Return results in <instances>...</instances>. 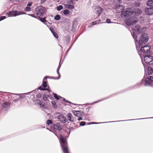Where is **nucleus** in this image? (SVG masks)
<instances>
[{
	"label": "nucleus",
	"instance_id": "1",
	"mask_svg": "<svg viewBox=\"0 0 153 153\" xmlns=\"http://www.w3.org/2000/svg\"><path fill=\"white\" fill-rule=\"evenodd\" d=\"M132 36L134 39L136 45V48L137 50L138 51L140 49V51L144 53L143 54L147 53L150 49L151 47L150 46L146 45L144 46H140V45H137L136 43H137L138 39L137 36L135 34L134 32H133Z\"/></svg>",
	"mask_w": 153,
	"mask_h": 153
},
{
	"label": "nucleus",
	"instance_id": "2",
	"mask_svg": "<svg viewBox=\"0 0 153 153\" xmlns=\"http://www.w3.org/2000/svg\"><path fill=\"white\" fill-rule=\"evenodd\" d=\"M59 138L60 144L64 153H69L68 145L66 140L61 134H59Z\"/></svg>",
	"mask_w": 153,
	"mask_h": 153
},
{
	"label": "nucleus",
	"instance_id": "3",
	"mask_svg": "<svg viewBox=\"0 0 153 153\" xmlns=\"http://www.w3.org/2000/svg\"><path fill=\"white\" fill-rule=\"evenodd\" d=\"M133 14V8L131 7L126 8L121 13V16L122 17L128 18Z\"/></svg>",
	"mask_w": 153,
	"mask_h": 153
},
{
	"label": "nucleus",
	"instance_id": "4",
	"mask_svg": "<svg viewBox=\"0 0 153 153\" xmlns=\"http://www.w3.org/2000/svg\"><path fill=\"white\" fill-rule=\"evenodd\" d=\"M138 19L135 16L131 17L125 20V22L127 26L135 24L138 21Z\"/></svg>",
	"mask_w": 153,
	"mask_h": 153
},
{
	"label": "nucleus",
	"instance_id": "5",
	"mask_svg": "<svg viewBox=\"0 0 153 153\" xmlns=\"http://www.w3.org/2000/svg\"><path fill=\"white\" fill-rule=\"evenodd\" d=\"M140 39L138 44L140 46H143L148 40L147 34L146 33H143L141 35V37Z\"/></svg>",
	"mask_w": 153,
	"mask_h": 153
},
{
	"label": "nucleus",
	"instance_id": "6",
	"mask_svg": "<svg viewBox=\"0 0 153 153\" xmlns=\"http://www.w3.org/2000/svg\"><path fill=\"white\" fill-rule=\"evenodd\" d=\"M45 10L42 6L38 7L35 9L36 13L38 17L42 16L44 14Z\"/></svg>",
	"mask_w": 153,
	"mask_h": 153
},
{
	"label": "nucleus",
	"instance_id": "7",
	"mask_svg": "<svg viewBox=\"0 0 153 153\" xmlns=\"http://www.w3.org/2000/svg\"><path fill=\"white\" fill-rule=\"evenodd\" d=\"M51 127L54 129L57 130V131H54V134L58 137H59L58 133H59V130H61L62 129V127L59 123H57L55 124L52 125Z\"/></svg>",
	"mask_w": 153,
	"mask_h": 153
},
{
	"label": "nucleus",
	"instance_id": "8",
	"mask_svg": "<svg viewBox=\"0 0 153 153\" xmlns=\"http://www.w3.org/2000/svg\"><path fill=\"white\" fill-rule=\"evenodd\" d=\"M25 13H21L20 11H9L7 13L6 15L8 17L15 16L22 14H24Z\"/></svg>",
	"mask_w": 153,
	"mask_h": 153
},
{
	"label": "nucleus",
	"instance_id": "9",
	"mask_svg": "<svg viewBox=\"0 0 153 153\" xmlns=\"http://www.w3.org/2000/svg\"><path fill=\"white\" fill-rule=\"evenodd\" d=\"M153 76H151L146 79L145 84L153 87Z\"/></svg>",
	"mask_w": 153,
	"mask_h": 153
},
{
	"label": "nucleus",
	"instance_id": "10",
	"mask_svg": "<svg viewBox=\"0 0 153 153\" xmlns=\"http://www.w3.org/2000/svg\"><path fill=\"white\" fill-rule=\"evenodd\" d=\"M144 59L146 63H149L153 60V56L150 55L145 56H144Z\"/></svg>",
	"mask_w": 153,
	"mask_h": 153
},
{
	"label": "nucleus",
	"instance_id": "11",
	"mask_svg": "<svg viewBox=\"0 0 153 153\" xmlns=\"http://www.w3.org/2000/svg\"><path fill=\"white\" fill-rule=\"evenodd\" d=\"M124 7L122 5L117 6L114 8L116 11L118 13L122 12L124 10Z\"/></svg>",
	"mask_w": 153,
	"mask_h": 153
},
{
	"label": "nucleus",
	"instance_id": "12",
	"mask_svg": "<svg viewBox=\"0 0 153 153\" xmlns=\"http://www.w3.org/2000/svg\"><path fill=\"white\" fill-rule=\"evenodd\" d=\"M142 13L141 9L136 8L133 9V14H134L135 16H138Z\"/></svg>",
	"mask_w": 153,
	"mask_h": 153
},
{
	"label": "nucleus",
	"instance_id": "13",
	"mask_svg": "<svg viewBox=\"0 0 153 153\" xmlns=\"http://www.w3.org/2000/svg\"><path fill=\"white\" fill-rule=\"evenodd\" d=\"M58 119L59 121L63 123H65L67 121L65 117L62 115H59L58 117Z\"/></svg>",
	"mask_w": 153,
	"mask_h": 153
},
{
	"label": "nucleus",
	"instance_id": "14",
	"mask_svg": "<svg viewBox=\"0 0 153 153\" xmlns=\"http://www.w3.org/2000/svg\"><path fill=\"white\" fill-rule=\"evenodd\" d=\"M146 30V28L143 27L142 29H140V27L139 25H137L135 26V30H136V32H137L138 33H140L142 32V31H143Z\"/></svg>",
	"mask_w": 153,
	"mask_h": 153
},
{
	"label": "nucleus",
	"instance_id": "15",
	"mask_svg": "<svg viewBox=\"0 0 153 153\" xmlns=\"http://www.w3.org/2000/svg\"><path fill=\"white\" fill-rule=\"evenodd\" d=\"M146 13L149 15L153 14V7L151 8H147L145 9Z\"/></svg>",
	"mask_w": 153,
	"mask_h": 153
},
{
	"label": "nucleus",
	"instance_id": "16",
	"mask_svg": "<svg viewBox=\"0 0 153 153\" xmlns=\"http://www.w3.org/2000/svg\"><path fill=\"white\" fill-rule=\"evenodd\" d=\"M103 9L101 7H98L96 9L97 14L98 15L97 17H99Z\"/></svg>",
	"mask_w": 153,
	"mask_h": 153
},
{
	"label": "nucleus",
	"instance_id": "17",
	"mask_svg": "<svg viewBox=\"0 0 153 153\" xmlns=\"http://www.w3.org/2000/svg\"><path fill=\"white\" fill-rule=\"evenodd\" d=\"M105 20V19L102 20H100L99 21H95L94 22H92L91 25H96L97 24H99L100 23H105V22L104 21Z\"/></svg>",
	"mask_w": 153,
	"mask_h": 153
},
{
	"label": "nucleus",
	"instance_id": "18",
	"mask_svg": "<svg viewBox=\"0 0 153 153\" xmlns=\"http://www.w3.org/2000/svg\"><path fill=\"white\" fill-rule=\"evenodd\" d=\"M53 94L55 98V99H56L57 100H59V98H62L63 99V100L64 101H66L69 103H71V102H70L69 101H66L65 99L64 98L61 97H60V96H58L55 93H53Z\"/></svg>",
	"mask_w": 153,
	"mask_h": 153
},
{
	"label": "nucleus",
	"instance_id": "19",
	"mask_svg": "<svg viewBox=\"0 0 153 153\" xmlns=\"http://www.w3.org/2000/svg\"><path fill=\"white\" fill-rule=\"evenodd\" d=\"M68 120L71 122H73L74 121V118L73 117V115L71 113H69L68 116Z\"/></svg>",
	"mask_w": 153,
	"mask_h": 153
},
{
	"label": "nucleus",
	"instance_id": "20",
	"mask_svg": "<svg viewBox=\"0 0 153 153\" xmlns=\"http://www.w3.org/2000/svg\"><path fill=\"white\" fill-rule=\"evenodd\" d=\"M9 107V105L6 102H4L3 105V108L2 109L4 111H6L8 109Z\"/></svg>",
	"mask_w": 153,
	"mask_h": 153
},
{
	"label": "nucleus",
	"instance_id": "21",
	"mask_svg": "<svg viewBox=\"0 0 153 153\" xmlns=\"http://www.w3.org/2000/svg\"><path fill=\"white\" fill-rule=\"evenodd\" d=\"M64 6L66 8L69 9H73L74 8V6L72 5L68 4H65Z\"/></svg>",
	"mask_w": 153,
	"mask_h": 153
},
{
	"label": "nucleus",
	"instance_id": "22",
	"mask_svg": "<svg viewBox=\"0 0 153 153\" xmlns=\"http://www.w3.org/2000/svg\"><path fill=\"white\" fill-rule=\"evenodd\" d=\"M147 5L149 7H153V0H148L147 2Z\"/></svg>",
	"mask_w": 153,
	"mask_h": 153
},
{
	"label": "nucleus",
	"instance_id": "23",
	"mask_svg": "<svg viewBox=\"0 0 153 153\" xmlns=\"http://www.w3.org/2000/svg\"><path fill=\"white\" fill-rule=\"evenodd\" d=\"M48 77L47 76H45L43 80V83L42 84L43 87L44 88H45L47 87V84L46 81H45V79H46Z\"/></svg>",
	"mask_w": 153,
	"mask_h": 153
},
{
	"label": "nucleus",
	"instance_id": "24",
	"mask_svg": "<svg viewBox=\"0 0 153 153\" xmlns=\"http://www.w3.org/2000/svg\"><path fill=\"white\" fill-rule=\"evenodd\" d=\"M39 18V20L41 22H43L44 24H45V25H47V22L45 19V17L43 18H40V17Z\"/></svg>",
	"mask_w": 153,
	"mask_h": 153
},
{
	"label": "nucleus",
	"instance_id": "25",
	"mask_svg": "<svg viewBox=\"0 0 153 153\" xmlns=\"http://www.w3.org/2000/svg\"><path fill=\"white\" fill-rule=\"evenodd\" d=\"M80 111H74L73 112L74 115L78 117L80 116Z\"/></svg>",
	"mask_w": 153,
	"mask_h": 153
},
{
	"label": "nucleus",
	"instance_id": "26",
	"mask_svg": "<svg viewBox=\"0 0 153 153\" xmlns=\"http://www.w3.org/2000/svg\"><path fill=\"white\" fill-rule=\"evenodd\" d=\"M148 73L149 74H152L153 72V69L150 67H149L148 68Z\"/></svg>",
	"mask_w": 153,
	"mask_h": 153
},
{
	"label": "nucleus",
	"instance_id": "27",
	"mask_svg": "<svg viewBox=\"0 0 153 153\" xmlns=\"http://www.w3.org/2000/svg\"><path fill=\"white\" fill-rule=\"evenodd\" d=\"M61 65L60 64H59V66L57 69V74H58L59 75V77L58 78H55V79H59L60 77V74L59 73V69H60V67H61Z\"/></svg>",
	"mask_w": 153,
	"mask_h": 153
},
{
	"label": "nucleus",
	"instance_id": "28",
	"mask_svg": "<svg viewBox=\"0 0 153 153\" xmlns=\"http://www.w3.org/2000/svg\"><path fill=\"white\" fill-rule=\"evenodd\" d=\"M37 103L39 104L40 105V106L43 108H45V106L44 105H43L41 103V101L40 100H38L37 101Z\"/></svg>",
	"mask_w": 153,
	"mask_h": 153
},
{
	"label": "nucleus",
	"instance_id": "29",
	"mask_svg": "<svg viewBox=\"0 0 153 153\" xmlns=\"http://www.w3.org/2000/svg\"><path fill=\"white\" fill-rule=\"evenodd\" d=\"M51 30V31L52 32V33L53 34V36H54L56 38H58L59 36H58V35L55 32H54V31H52V30Z\"/></svg>",
	"mask_w": 153,
	"mask_h": 153
},
{
	"label": "nucleus",
	"instance_id": "30",
	"mask_svg": "<svg viewBox=\"0 0 153 153\" xmlns=\"http://www.w3.org/2000/svg\"><path fill=\"white\" fill-rule=\"evenodd\" d=\"M60 19V16L59 15H57L56 16L54 17V19L56 20H59Z\"/></svg>",
	"mask_w": 153,
	"mask_h": 153
},
{
	"label": "nucleus",
	"instance_id": "31",
	"mask_svg": "<svg viewBox=\"0 0 153 153\" xmlns=\"http://www.w3.org/2000/svg\"><path fill=\"white\" fill-rule=\"evenodd\" d=\"M52 122L51 120H48L46 121V124L48 125H49L52 123Z\"/></svg>",
	"mask_w": 153,
	"mask_h": 153
},
{
	"label": "nucleus",
	"instance_id": "32",
	"mask_svg": "<svg viewBox=\"0 0 153 153\" xmlns=\"http://www.w3.org/2000/svg\"><path fill=\"white\" fill-rule=\"evenodd\" d=\"M31 8L29 7H27V6L25 8V10L26 11H31Z\"/></svg>",
	"mask_w": 153,
	"mask_h": 153
},
{
	"label": "nucleus",
	"instance_id": "33",
	"mask_svg": "<svg viewBox=\"0 0 153 153\" xmlns=\"http://www.w3.org/2000/svg\"><path fill=\"white\" fill-rule=\"evenodd\" d=\"M49 97V96L45 95L43 96V98L44 100L47 101L48 100V97Z\"/></svg>",
	"mask_w": 153,
	"mask_h": 153
},
{
	"label": "nucleus",
	"instance_id": "34",
	"mask_svg": "<svg viewBox=\"0 0 153 153\" xmlns=\"http://www.w3.org/2000/svg\"><path fill=\"white\" fill-rule=\"evenodd\" d=\"M69 13L70 11L68 10H65L63 11V13L65 15L69 14Z\"/></svg>",
	"mask_w": 153,
	"mask_h": 153
},
{
	"label": "nucleus",
	"instance_id": "35",
	"mask_svg": "<svg viewBox=\"0 0 153 153\" xmlns=\"http://www.w3.org/2000/svg\"><path fill=\"white\" fill-rule=\"evenodd\" d=\"M15 95H19V98L21 99H24L25 98V95H24L23 94H22V95H20L19 94H14Z\"/></svg>",
	"mask_w": 153,
	"mask_h": 153
},
{
	"label": "nucleus",
	"instance_id": "36",
	"mask_svg": "<svg viewBox=\"0 0 153 153\" xmlns=\"http://www.w3.org/2000/svg\"><path fill=\"white\" fill-rule=\"evenodd\" d=\"M63 8V7L62 5H59L57 7V10H60L62 9Z\"/></svg>",
	"mask_w": 153,
	"mask_h": 153
},
{
	"label": "nucleus",
	"instance_id": "37",
	"mask_svg": "<svg viewBox=\"0 0 153 153\" xmlns=\"http://www.w3.org/2000/svg\"><path fill=\"white\" fill-rule=\"evenodd\" d=\"M51 103L53 105V107H56L57 106L56 104V103L54 101H52L51 102Z\"/></svg>",
	"mask_w": 153,
	"mask_h": 153
},
{
	"label": "nucleus",
	"instance_id": "38",
	"mask_svg": "<svg viewBox=\"0 0 153 153\" xmlns=\"http://www.w3.org/2000/svg\"><path fill=\"white\" fill-rule=\"evenodd\" d=\"M79 124L81 126H85V122L84 121L81 122Z\"/></svg>",
	"mask_w": 153,
	"mask_h": 153
},
{
	"label": "nucleus",
	"instance_id": "39",
	"mask_svg": "<svg viewBox=\"0 0 153 153\" xmlns=\"http://www.w3.org/2000/svg\"><path fill=\"white\" fill-rule=\"evenodd\" d=\"M6 18V17L5 16H1V17H0V21L5 19Z\"/></svg>",
	"mask_w": 153,
	"mask_h": 153
},
{
	"label": "nucleus",
	"instance_id": "40",
	"mask_svg": "<svg viewBox=\"0 0 153 153\" xmlns=\"http://www.w3.org/2000/svg\"><path fill=\"white\" fill-rule=\"evenodd\" d=\"M39 89L42 90H46V89L45 88H42L41 86H40L38 88Z\"/></svg>",
	"mask_w": 153,
	"mask_h": 153
},
{
	"label": "nucleus",
	"instance_id": "41",
	"mask_svg": "<svg viewBox=\"0 0 153 153\" xmlns=\"http://www.w3.org/2000/svg\"><path fill=\"white\" fill-rule=\"evenodd\" d=\"M32 4V2H29L27 4V6L29 7L31 6Z\"/></svg>",
	"mask_w": 153,
	"mask_h": 153
},
{
	"label": "nucleus",
	"instance_id": "42",
	"mask_svg": "<svg viewBox=\"0 0 153 153\" xmlns=\"http://www.w3.org/2000/svg\"><path fill=\"white\" fill-rule=\"evenodd\" d=\"M110 19H107L106 21V22L107 23H110L111 22H110Z\"/></svg>",
	"mask_w": 153,
	"mask_h": 153
},
{
	"label": "nucleus",
	"instance_id": "43",
	"mask_svg": "<svg viewBox=\"0 0 153 153\" xmlns=\"http://www.w3.org/2000/svg\"><path fill=\"white\" fill-rule=\"evenodd\" d=\"M28 15L32 16V17H34L35 18H36V16H35V15L34 14H28Z\"/></svg>",
	"mask_w": 153,
	"mask_h": 153
},
{
	"label": "nucleus",
	"instance_id": "44",
	"mask_svg": "<svg viewBox=\"0 0 153 153\" xmlns=\"http://www.w3.org/2000/svg\"><path fill=\"white\" fill-rule=\"evenodd\" d=\"M24 1V0H16V2H22Z\"/></svg>",
	"mask_w": 153,
	"mask_h": 153
},
{
	"label": "nucleus",
	"instance_id": "45",
	"mask_svg": "<svg viewBox=\"0 0 153 153\" xmlns=\"http://www.w3.org/2000/svg\"><path fill=\"white\" fill-rule=\"evenodd\" d=\"M116 2H118L119 4L121 3L122 2L121 0H116Z\"/></svg>",
	"mask_w": 153,
	"mask_h": 153
},
{
	"label": "nucleus",
	"instance_id": "46",
	"mask_svg": "<svg viewBox=\"0 0 153 153\" xmlns=\"http://www.w3.org/2000/svg\"><path fill=\"white\" fill-rule=\"evenodd\" d=\"M98 123H99L91 122V123H88V124L90 125V124H98Z\"/></svg>",
	"mask_w": 153,
	"mask_h": 153
},
{
	"label": "nucleus",
	"instance_id": "47",
	"mask_svg": "<svg viewBox=\"0 0 153 153\" xmlns=\"http://www.w3.org/2000/svg\"><path fill=\"white\" fill-rule=\"evenodd\" d=\"M82 118L81 117H79L78 119H77V120H82Z\"/></svg>",
	"mask_w": 153,
	"mask_h": 153
},
{
	"label": "nucleus",
	"instance_id": "48",
	"mask_svg": "<svg viewBox=\"0 0 153 153\" xmlns=\"http://www.w3.org/2000/svg\"><path fill=\"white\" fill-rule=\"evenodd\" d=\"M152 118V117L143 118H141V119H136V120H140V119H148V118Z\"/></svg>",
	"mask_w": 153,
	"mask_h": 153
},
{
	"label": "nucleus",
	"instance_id": "49",
	"mask_svg": "<svg viewBox=\"0 0 153 153\" xmlns=\"http://www.w3.org/2000/svg\"><path fill=\"white\" fill-rule=\"evenodd\" d=\"M10 1H12L13 2H16V0H9Z\"/></svg>",
	"mask_w": 153,
	"mask_h": 153
},
{
	"label": "nucleus",
	"instance_id": "50",
	"mask_svg": "<svg viewBox=\"0 0 153 153\" xmlns=\"http://www.w3.org/2000/svg\"><path fill=\"white\" fill-rule=\"evenodd\" d=\"M46 0H41V1L43 2L44 3Z\"/></svg>",
	"mask_w": 153,
	"mask_h": 153
},
{
	"label": "nucleus",
	"instance_id": "51",
	"mask_svg": "<svg viewBox=\"0 0 153 153\" xmlns=\"http://www.w3.org/2000/svg\"><path fill=\"white\" fill-rule=\"evenodd\" d=\"M140 57H141V58H142V57H141V56H140Z\"/></svg>",
	"mask_w": 153,
	"mask_h": 153
},
{
	"label": "nucleus",
	"instance_id": "52",
	"mask_svg": "<svg viewBox=\"0 0 153 153\" xmlns=\"http://www.w3.org/2000/svg\"><path fill=\"white\" fill-rule=\"evenodd\" d=\"M138 4L140 5V4L139 3H138Z\"/></svg>",
	"mask_w": 153,
	"mask_h": 153
}]
</instances>
